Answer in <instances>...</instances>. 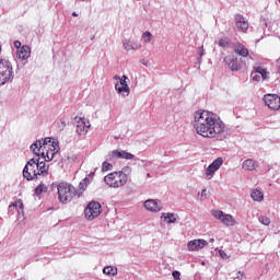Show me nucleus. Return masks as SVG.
Instances as JSON below:
<instances>
[{
  "mask_svg": "<svg viewBox=\"0 0 280 280\" xmlns=\"http://www.w3.org/2000/svg\"><path fill=\"white\" fill-rule=\"evenodd\" d=\"M194 128L197 135L206 139H215L224 132V122L207 110H198L194 117Z\"/></svg>",
  "mask_w": 280,
  "mask_h": 280,
  "instance_id": "obj_1",
  "label": "nucleus"
},
{
  "mask_svg": "<svg viewBox=\"0 0 280 280\" xmlns=\"http://www.w3.org/2000/svg\"><path fill=\"white\" fill-rule=\"evenodd\" d=\"M32 152L36 156H42L44 161H54V156L58 154V142L54 141V138H45L44 140H37L31 145Z\"/></svg>",
  "mask_w": 280,
  "mask_h": 280,
  "instance_id": "obj_2",
  "label": "nucleus"
},
{
  "mask_svg": "<svg viewBox=\"0 0 280 280\" xmlns=\"http://www.w3.org/2000/svg\"><path fill=\"white\" fill-rule=\"evenodd\" d=\"M100 213H102V205L97 201L90 202L84 210L86 220H95V218H98Z\"/></svg>",
  "mask_w": 280,
  "mask_h": 280,
  "instance_id": "obj_7",
  "label": "nucleus"
},
{
  "mask_svg": "<svg viewBox=\"0 0 280 280\" xmlns=\"http://www.w3.org/2000/svg\"><path fill=\"white\" fill-rule=\"evenodd\" d=\"M89 179L88 178H85V179H83L82 182H80V184H79V189L81 190V191H85L86 190V187L89 186Z\"/></svg>",
  "mask_w": 280,
  "mask_h": 280,
  "instance_id": "obj_31",
  "label": "nucleus"
},
{
  "mask_svg": "<svg viewBox=\"0 0 280 280\" xmlns=\"http://www.w3.org/2000/svg\"><path fill=\"white\" fill-rule=\"evenodd\" d=\"M128 174L124 171L112 172L104 177V183L112 189H119L128 183Z\"/></svg>",
  "mask_w": 280,
  "mask_h": 280,
  "instance_id": "obj_3",
  "label": "nucleus"
},
{
  "mask_svg": "<svg viewBox=\"0 0 280 280\" xmlns=\"http://www.w3.org/2000/svg\"><path fill=\"white\" fill-rule=\"evenodd\" d=\"M110 170H113V164L109 162H103L102 172H110Z\"/></svg>",
  "mask_w": 280,
  "mask_h": 280,
  "instance_id": "obj_30",
  "label": "nucleus"
},
{
  "mask_svg": "<svg viewBox=\"0 0 280 280\" xmlns=\"http://www.w3.org/2000/svg\"><path fill=\"white\" fill-rule=\"evenodd\" d=\"M62 125H63V126H66V124H65V122H62Z\"/></svg>",
  "mask_w": 280,
  "mask_h": 280,
  "instance_id": "obj_46",
  "label": "nucleus"
},
{
  "mask_svg": "<svg viewBox=\"0 0 280 280\" xmlns=\"http://www.w3.org/2000/svg\"><path fill=\"white\" fill-rule=\"evenodd\" d=\"M203 49V46H201V50Z\"/></svg>",
  "mask_w": 280,
  "mask_h": 280,
  "instance_id": "obj_44",
  "label": "nucleus"
},
{
  "mask_svg": "<svg viewBox=\"0 0 280 280\" xmlns=\"http://www.w3.org/2000/svg\"><path fill=\"white\" fill-rule=\"evenodd\" d=\"M223 163L224 160H222V158H218L206 168L207 180H211V178H213V175L220 170V167H222Z\"/></svg>",
  "mask_w": 280,
  "mask_h": 280,
  "instance_id": "obj_10",
  "label": "nucleus"
},
{
  "mask_svg": "<svg viewBox=\"0 0 280 280\" xmlns=\"http://www.w3.org/2000/svg\"><path fill=\"white\" fill-rule=\"evenodd\" d=\"M266 106L271 110H279L280 108V96L277 94H266L264 96Z\"/></svg>",
  "mask_w": 280,
  "mask_h": 280,
  "instance_id": "obj_11",
  "label": "nucleus"
},
{
  "mask_svg": "<svg viewBox=\"0 0 280 280\" xmlns=\"http://www.w3.org/2000/svg\"><path fill=\"white\" fill-rule=\"evenodd\" d=\"M258 222H260V224H264V226H270V218L266 215L259 217Z\"/></svg>",
  "mask_w": 280,
  "mask_h": 280,
  "instance_id": "obj_29",
  "label": "nucleus"
},
{
  "mask_svg": "<svg viewBox=\"0 0 280 280\" xmlns=\"http://www.w3.org/2000/svg\"><path fill=\"white\" fill-rule=\"evenodd\" d=\"M200 56H205V52L201 51V52H200Z\"/></svg>",
  "mask_w": 280,
  "mask_h": 280,
  "instance_id": "obj_42",
  "label": "nucleus"
},
{
  "mask_svg": "<svg viewBox=\"0 0 280 280\" xmlns=\"http://www.w3.org/2000/svg\"><path fill=\"white\" fill-rule=\"evenodd\" d=\"M211 215H213L215 220H220V222L224 224V226H235V224H237V221L235 220V218H233V215L224 214L222 210H212Z\"/></svg>",
  "mask_w": 280,
  "mask_h": 280,
  "instance_id": "obj_6",
  "label": "nucleus"
},
{
  "mask_svg": "<svg viewBox=\"0 0 280 280\" xmlns=\"http://www.w3.org/2000/svg\"><path fill=\"white\" fill-rule=\"evenodd\" d=\"M207 195V189H203L201 192V196H206Z\"/></svg>",
  "mask_w": 280,
  "mask_h": 280,
  "instance_id": "obj_39",
  "label": "nucleus"
},
{
  "mask_svg": "<svg viewBox=\"0 0 280 280\" xmlns=\"http://www.w3.org/2000/svg\"><path fill=\"white\" fill-rule=\"evenodd\" d=\"M13 45H14L15 49H21V42L20 40H15Z\"/></svg>",
  "mask_w": 280,
  "mask_h": 280,
  "instance_id": "obj_35",
  "label": "nucleus"
},
{
  "mask_svg": "<svg viewBox=\"0 0 280 280\" xmlns=\"http://www.w3.org/2000/svg\"><path fill=\"white\" fill-rule=\"evenodd\" d=\"M36 165H37L38 176H42V175L47 176V174H49V165L40 161V158H36Z\"/></svg>",
  "mask_w": 280,
  "mask_h": 280,
  "instance_id": "obj_20",
  "label": "nucleus"
},
{
  "mask_svg": "<svg viewBox=\"0 0 280 280\" xmlns=\"http://www.w3.org/2000/svg\"><path fill=\"white\" fill-rule=\"evenodd\" d=\"M207 244H209V243L207 241H205L203 238L192 240V241L188 242L187 248H188V250H191V252L202 250V248H205V246H207Z\"/></svg>",
  "mask_w": 280,
  "mask_h": 280,
  "instance_id": "obj_16",
  "label": "nucleus"
},
{
  "mask_svg": "<svg viewBox=\"0 0 280 280\" xmlns=\"http://www.w3.org/2000/svg\"><path fill=\"white\" fill-rule=\"evenodd\" d=\"M28 174H31V180H34L35 178L38 177V175H34V174L32 173V170H28Z\"/></svg>",
  "mask_w": 280,
  "mask_h": 280,
  "instance_id": "obj_36",
  "label": "nucleus"
},
{
  "mask_svg": "<svg viewBox=\"0 0 280 280\" xmlns=\"http://www.w3.org/2000/svg\"><path fill=\"white\" fill-rule=\"evenodd\" d=\"M250 197L253 198V200H255L256 202H261L264 200V192H261V190H254L250 195Z\"/></svg>",
  "mask_w": 280,
  "mask_h": 280,
  "instance_id": "obj_24",
  "label": "nucleus"
},
{
  "mask_svg": "<svg viewBox=\"0 0 280 280\" xmlns=\"http://www.w3.org/2000/svg\"><path fill=\"white\" fill-rule=\"evenodd\" d=\"M162 218H164L166 224H176L177 219L174 213H162Z\"/></svg>",
  "mask_w": 280,
  "mask_h": 280,
  "instance_id": "obj_23",
  "label": "nucleus"
},
{
  "mask_svg": "<svg viewBox=\"0 0 280 280\" xmlns=\"http://www.w3.org/2000/svg\"><path fill=\"white\" fill-rule=\"evenodd\" d=\"M144 209L147 211L159 212L162 209L160 201L154 199H148L144 201Z\"/></svg>",
  "mask_w": 280,
  "mask_h": 280,
  "instance_id": "obj_17",
  "label": "nucleus"
},
{
  "mask_svg": "<svg viewBox=\"0 0 280 280\" xmlns=\"http://www.w3.org/2000/svg\"><path fill=\"white\" fill-rule=\"evenodd\" d=\"M124 47L127 51H130V49H140L141 48V45H135L132 46V42L131 40H128V42H125L124 43Z\"/></svg>",
  "mask_w": 280,
  "mask_h": 280,
  "instance_id": "obj_28",
  "label": "nucleus"
},
{
  "mask_svg": "<svg viewBox=\"0 0 280 280\" xmlns=\"http://www.w3.org/2000/svg\"><path fill=\"white\" fill-rule=\"evenodd\" d=\"M252 80L254 82H260L261 80H270V72L261 66L254 67L250 73Z\"/></svg>",
  "mask_w": 280,
  "mask_h": 280,
  "instance_id": "obj_8",
  "label": "nucleus"
},
{
  "mask_svg": "<svg viewBox=\"0 0 280 280\" xmlns=\"http://www.w3.org/2000/svg\"><path fill=\"white\" fill-rule=\"evenodd\" d=\"M14 209H16V208L14 207V203H11V205L9 206V208H8V211H14Z\"/></svg>",
  "mask_w": 280,
  "mask_h": 280,
  "instance_id": "obj_37",
  "label": "nucleus"
},
{
  "mask_svg": "<svg viewBox=\"0 0 280 280\" xmlns=\"http://www.w3.org/2000/svg\"><path fill=\"white\" fill-rule=\"evenodd\" d=\"M16 56L20 60H27L32 56V48L27 45H24L18 49Z\"/></svg>",
  "mask_w": 280,
  "mask_h": 280,
  "instance_id": "obj_18",
  "label": "nucleus"
},
{
  "mask_svg": "<svg viewBox=\"0 0 280 280\" xmlns=\"http://www.w3.org/2000/svg\"><path fill=\"white\" fill-rule=\"evenodd\" d=\"M173 279L180 280V272L179 271H173Z\"/></svg>",
  "mask_w": 280,
  "mask_h": 280,
  "instance_id": "obj_34",
  "label": "nucleus"
},
{
  "mask_svg": "<svg viewBox=\"0 0 280 280\" xmlns=\"http://www.w3.org/2000/svg\"><path fill=\"white\" fill-rule=\"evenodd\" d=\"M219 253H220L221 257H226V253H224V250H220Z\"/></svg>",
  "mask_w": 280,
  "mask_h": 280,
  "instance_id": "obj_38",
  "label": "nucleus"
},
{
  "mask_svg": "<svg viewBox=\"0 0 280 280\" xmlns=\"http://www.w3.org/2000/svg\"><path fill=\"white\" fill-rule=\"evenodd\" d=\"M0 54H1V46H0Z\"/></svg>",
  "mask_w": 280,
  "mask_h": 280,
  "instance_id": "obj_45",
  "label": "nucleus"
},
{
  "mask_svg": "<svg viewBox=\"0 0 280 280\" xmlns=\"http://www.w3.org/2000/svg\"><path fill=\"white\" fill-rule=\"evenodd\" d=\"M116 159H125L126 161H132L135 155L132 153H128V151H117L114 150L107 154V161H116Z\"/></svg>",
  "mask_w": 280,
  "mask_h": 280,
  "instance_id": "obj_12",
  "label": "nucleus"
},
{
  "mask_svg": "<svg viewBox=\"0 0 280 280\" xmlns=\"http://www.w3.org/2000/svg\"><path fill=\"white\" fill-rule=\"evenodd\" d=\"M13 206L15 209H18V211H21V209H23V200L19 199L15 202H13Z\"/></svg>",
  "mask_w": 280,
  "mask_h": 280,
  "instance_id": "obj_33",
  "label": "nucleus"
},
{
  "mask_svg": "<svg viewBox=\"0 0 280 280\" xmlns=\"http://www.w3.org/2000/svg\"><path fill=\"white\" fill-rule=\"evenodd\" d=\"M202 266H205V261H202Z\"/></svg>",
  "mask_w": 280,
  "mask_h": 280,
  "instance_id": "obj_43",
  "label": "nucleus"
},
{
  "mask_svg": "<svg viewBox=\"0 0 280 280\" xmlns=\"http://www.w3.org/2000/svg\"><path fill=\"white\" fill-rule=\"evenodd\" d=\"M235 25L241 32H246L248 30V22L241 14L235 16Z\"/></svg>",
  "mask_w": 280,
  "mask_h": 280,
  "instance_id": "obj_22",
  "label": "nucleus"
},
{
  "mask_svg": "<svg viewBox=\"0 0 280 280\" xmlns=\"http://www.w3.org/2000/svg\"><path fill=\"white\" fill-rule=\"evenodd\" d=\"M58 198L61 202H71L78 196V190L73 185L61 182L57 185Z\"/></svg>",
  "mask_w": 280,
  "mask_h": 280,
  "instance_id": "obj_4",
  "label": "nucleus"
},
{
  "mask_svg": "<svg viewBox=\"0 0 280 280\" xmlns=\"http://www.w3.org/2000/svg\"><path fill=\"white\" fill-rule=\"evenodd\" d=\"M259 167V163L253 159H247L242 163V170L245 172H255Z\"/></svg>",
  "mask_w": 280,
  "mask_h": 280,
  "instance_id": "obj_19",
  "label": "nucleus"
},
{
  "mask_svg": "<svg viewBox=\"0 0 280 280\" xmlns=\"http://www.w3.org/2000/svg\"><path fill=\"white\" fill-rule=\"evenodd\" d=\"M30 170H32V174L34 176H38V168L36 164V158L31 159L23 170V176L26 178V180H32V174H30Z\"/></svg>",
  "mask_w": 280,
  "mask_h": 280,
  "instance_id": "obj_9",
  "label": "nucleus"
},
{
  "mask_svg": "<svg viewBox=\"0 0 280 280\" xmlns=\"http://www.w3.org/2000/svg\"><path fill=\"white\" fill-rule=\"evenodd\" d=\"M14 78V69L8 59H0V86L8 84Z\"/></svg>",
  "mask_w": 280,
  "mask_h": 280,
  "instance_id": "obj_5",
  "label": "nucleus"
},
{
  "mask_svg": "<svg viewBox=\"0 0 280 280\" xmlns=\"http://www.w3.org/2000/svg\"><path fill=\"white\" fill-rule=\"evenodd\" d=\"M233 50L242 58H248V48H246V46H244L242 43L234 44Z\"/></svg>",
  "mask_w": 280,
  "mask_h": 280,
  "instance_id": "obj_21",
  "label": "nucleus"
},
{
  "mask_svg": "<svg viewBox=\"0 0 280 280\" xmlns=\"http://www.w3.org/2000/svg\"><path fill=\"white\" fill-rule=\"evenodd\" d=\"M224 62L231 69V71H240L242 69V59L237 58L235 55H229L224 58Z\"/></svg>",
  "mask_w": 280,
  "mask_h": 280,
  "instance_id": "obj_13",
  "label": "nucleus"
},
{
  "mask_svg": "<svg viewBox=\"0 0 280 280\" xmlns=\"http://www.w3.org/2000/svg\"><path fill=\"white\" fill-rule=\"evenodd\" d=\"M219 47H222V49H229V47H231V39L229 37L219 39Z\"/></svg>",
  "mask_w": 280,
  "mask_h": 280,
  "instance_id": "obj_26",
  "label": "nucleus"
},
{
  "mask_svg": "<svg viewBox=\"0 0 280 280\" xmlns=\"http://www.w3.org/2000/svg\"><path fill=\"white\" fill-rule=\"evenodd\" d=\"M72 16H78V13L73 12V13H72Z\"/></svg>",
  "mask_w": 280,
  "mask_h": 280,
  "instance_id": "obj_41",
  "label": "nucleus"
},
{
  "mask_svg": "<svg viewBox=\"0 0 280 280\" xmlns=\"http://www.w3.org/2000/svg\"><path fill=\"white\" fill-rule=\"evenodd\" d=\"M91 128V122L86 118H80L77 121V133L79 137H86L89 129Z\"/></svg>",
  "mask_w": 280,
  "mask_h": 280,
  "instance_id": "obj_14",
  "label": "nucleus"
},
{
  "mask_svg": "<svg viewBox=\"0 0 280 280\" xmlns=\"http://www.w3.org/2000/svg\"><path fill=\"white\" fill-rule=\"evenodd\" d=\"M142 40H143V43H150V40H152V33H150V32L143 33Z\"/></svg>",
  "mask_w": 280,
  "mask_h": 280,
  "instance_id": "obj_32",
  "label": "nucleus"
},
{
  "mask_svg": "<svg viewBox=\"0 0 280 280\" xmlns=\"http://www.w3.org/2000/svg\"><path fill=\"white\" fill-rule=\"evenodd\" d=\"M103 273L109 277H115L117 275V267L107 266L103 269Z\"/></svg>",
  "mask_w": 280,
  "mask_h": 280,
  "instance_id": "obj_25",
  "label": "nucleus"
},
{
  "mask_svg": "<svg viewBox=\"0 0 280 280\" xmlns=\"http://www.w3.org/2000/svg\"><path fill=\"white\" fill-rule=\"evenodd\" d=\"M48 187L45 184H39L36 188H35V194L36 196H40V194H47Z\"/></svg>",
  "mask_w": 280,
  "mask_h": 280,
  "instance_id": "obj_27",
  "label": "nucleus"
},
{
  "mask_svg": "<svg viewBox=\"0 0 280 280\" xmlns=\"http://www.w3.org/2000/svg\"><path fill=\"white\" fill-rule=\"evenodd\" d=\"M135 45H139V44H135L133 42H131V47H135Z\"/></svg>",
  "mask_w": 280,
  "mask_h": 280,
  "instance_id": "obj_40",
  "label": "nucleus"
},
{
  "mask_svg": "<svg viewBox=\"0 0 280 280\" xmlns=\"http://www.w3.org/2000/svg\"><path fill=\"white\" fill-rule=\"evenodd\" d=\"M128 80V77L122 75L119 83L115 84V89L118 93H122L124 97H128L130 95V88L128 86V83L126 82Z\"/></svg>",
  "mask_w": 280,
  "mask_h": 280,
  "instance_id": "obj_15",
  "label": "nucleus"
}]
</instances>
